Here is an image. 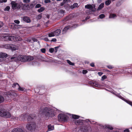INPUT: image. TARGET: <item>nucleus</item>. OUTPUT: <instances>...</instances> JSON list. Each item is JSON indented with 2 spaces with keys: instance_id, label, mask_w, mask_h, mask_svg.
<instances>
[{
  "instance_id": "obj_56",
  "label": "nucleus",
  "mask_w": 132,
  "mask_h": 132,
  "mask_svg": "<svg viewBox=\"0 0 132 132\" xmlns=\"http://www.w3.org/2000/svg\"><path fill=\"white\" fill-rule=\"evenodd\" d=\"M44 40L46 41H49L47 37L44 38Z\"/></svg>"
},
{
  "instance_id": "obj_46",
  "label": "nucleus",
  "mask_w": 132,
  "mask_h": 132,
  "mask_svg": "<svg viewBox=\"0 0 132 132\" xmlns=\"http://www.w3.org/2000/svg\"><path fill=\"white\" fill-rule=\"evenodd\" d=\"M14 22L15 23L17 24H19L20 23V21L18 20H15L14 21Z\"/></svg>"
},
{
  "instance_id": "obj_14",
  "label": "nucleus",
  "mask_w": 132,
  "mask_h": 132,
  "mask_svg": "<svg viewBox=\"0 0 132 132\" xmlns=\"http://www.w3.org/2000/svg\"><path fill=\"white\" fill-rule=\"evenodd\" d=\"M85 7L86 9H89L88 10V11H89V12H88L89 14H90L92 13V11H91L90 10H91V11H92V9L93 7L91 5L89 4L86 5H85Z\"/></svg>"
},
{
  "instance_id": "obj_13",
  "label": "nucleus",
  "mask_w": 132,
  "mask_h": 132,
  "mask_svg": "<svg viewBox=\"0 0 132 132\" xmlns=\"http://www.w3.org/2000/svg\"><path fill=\"white\" fill-rule=\"evenodd\" d=\"M36 115L35 114H30L28 116L27 118V120L28 121H31V120L35 118Z\"/></svg>"
},
{
  "instance_id": "obj_37",
  "label": "nucleus",
  "mask_w": 132,
  "mask_h": 132,
  "mask_svg": "<svg viewBox=\"0 0 132 132\" xmlns=\"http://www.w3.org/2000/svg\"><path fill=\"white\" fill-rule=\"evenodd\" d=\"M106 67L109 69H112L114 68V67L112 65H109L106 66Z\"/></svg>"
},
{
  "instance_id": "obj_23",
  "label": "nucleus",
  "mask_w": 132,
  "mask_h": 132,
  "mask_svg": "<svg viewBox=\"0 0 132 132\" xmlns=\"http://www.w3.org/2000/svg\"><path fill=\"white\" fill-rule=\"evenodd\" d=\"M48 128L49 131L53 130L54 129V126L50 124L48 125Z\"/></svg>"
},
{
  "instance_id": "obj_12",
  "label": "nucleus",
  "mask_w": 132,
  "mask_h": 132,
  "mask_svg": "<svg viewBox=\"0 0 132 132\" xmlns=\"http://www.w3.org/2000/svg\"><path fill=\"white\" fill-rule=\"evenodd\" d=\"M9 41L16 42L18 41H21V38L19 36H9Z\"/></svg>"
},
{
  "instance_id": "obj_7",
  "label": "nucleus",
  "mask_w": 132,
  "mask_h": 132,
  "mask_svg": "<svg viewBox=\"0 0 132 132\" xmlns=\"http://www.w3.org/2000/svg\"><path fill=\"white\" fill-rule=\"evenodd\" d=\"M26 127L28 130L32 132L36 128V124L34 122L29 123L27 125Z\"/></svg>"
},
{
  "instance_id": "obj_55",
  "label": "nucleus",
  "mask_w": 132,
  "mask_h": 132,
  "mask_svg": "<svg viewBox=\"0 0 132 132\" xmlns=\"http://www.w3.org/2000/svg\"><path fill=\"white\" fill-rule=\"evenodd\" d=\"M130 131H129L128 129H127L123 130V132H130Z\"/></svg>"
},
{
  "instance_id": "obj_63",
  "label": "nucleus",
  "mask_w": 132,
  "mask_h": 132,
  "mask_svg": "<svg viewBox=\"0 0 132 132\" xmlns=\"http://www.w3.org/2000/svg\"><path fill=\"white\" fill-rule=\"evenodd\" d=\"M64 3H63V2H62L60 3V5L61 6H63L64 5Z\"/></svg>"
},
{
  "instance_id": "obj_61",
  "label": "nucleus",
  "mask_w": 132,
  "mask_h": 132,
  "mask_svg": "<svg viewBox=\"0 0 132 132\" xmlns=\"http://www.w3.org/2000/svg\"><path fill=\"white\" fill-rule=\"evenodd\" d=\"M127 21L128 22H132V21L130 20V19H128Z\"/></svg>"
},
{
  "instance_id": "obj_17",
  "label": "nucleus",
  "mask_w": 132,
  "mask_h": 132,
  "mask_svg": "<svg viewBox=\"0 0 132 132\" xmlns=\"http://www.w3.org/2000/svg\"><path fill=\"white\" fill-rule=\"evenodd\" d=\"M11 132H23V130L20 128H15L12 130Z\"/></svg>"
},
{
  "instance_id": "obj_31",
  "label": "nucleus",
  "mask_w": 132,
  "mask_h": 132,
  "mask_svg": "<svg viewBox=\"0 0 132 132\" xmlns=\"http://www.w3.org/2000/svg\"><path fill=\"white\" fill-rule=\"evenodd\" d=\"M67 62L70 65L72 66H74L75 65L74 63H72L69 60H67Z\"/></svg>"
},
{
  "instance_id": "obj_60",
  "label": "nucleus",
  "mask_w": 132,
  "mask_h": 132,
  "mask_svg": "<svg viewBox=\"0 0 132 132\" xmlns=\"http://www.w3.org/2000/svg\"><path fill=\"white\" fill-rule=\"evenodd\" d=\"M27 41L29 42H30L31 43H33V42H32L31 40V39H27Z\"/></svg>"
},
{
  "instance_id": "obj_53",
  "label": "nucleus",
  "mask_w": 132,
  "mask_h": 132,
  "mask_svg": "<svg viewBox=\"0 0 132 132\" xmlns=\"http://www.w3.org/2000/svg\"><path fill=\"white\" fill-rule=\"evenodd\" d=\"M90 66L92 67H94L95 66L94 64V63L92 62L90 64Z\"/></svg>"
},
{
  "instance_id": "obj_11",
  "label": "nucleus",
  "mask_w": 132,
  "mask_h": 132,
  "mask_svg": "<svg viewBox=\"0 0 132 132\" xmlns=\"http://www.w3.org/2000/svg\"><path fill=\"white\" fill-rule=\"evenodd\" d=\"M58 117L60 121L64 122L67 121L68 118L66 115L62 113L59 114L58 115Z\"/></svg>"
},
{
  "instance_id": "obj_64",
  "label": "nucleus",
  "mask_w": 132,
  "mask_h": 132,
  "mask_svg": "<svg viewBox=\"0 0 132 132\" xmlns=\"http://www.w3.org/2000/svg\"><path fill=\"white\" fill-rule=\"evenodd\" d=\"M67 0H63V2L65 4L67 2Z\"/></svg>"
},
{
  "instance_id": "obj_62",
  "label": "nucleus",
  "mask_w": 132,
  "mask_h": 132,
  "mask_svg": "<svg viewBox=\"0 0 132 132\" xmlns=\"http://www.w3.org/2000/svg\"><path fill=\"white\" fill-rule=\"evenodd\" d=\"M7 1V0H2L1 1V3H5Z\"/></svg>"
},
{
  "instance_id": "obj_9",
  "label": "nucleus",
  "mask_w": 132,
  "mask_h": 132,
  "mask_svg": "<svg viewBox=\"0 0 132 132\" xmlns=\"http://www.w3.org/2000/svg\"><path fill=\"white\" fill-rule=\"evenodd\" d=\"M61 33V30L60 29H57L53 32H51L48 34L49 37H54L55 36H58Z\"/></svg>"
},
{
  "instance_id": "obj_10",
  "label": "nucleus",
  "mask_w": 132,
  "mask_h": 132,
  "mask_svg": "<svg viewBox=\"0 0 132 132\" xmlns=\"http://www.w3.org/2000/svg\"><path fill=\"white\" fill-rule=\"evenodd\" d=\"M110 92L113 94L115 95L116 96H117L119 98L121 99L122 100L124 101L127 103H129V104H131V105H132V103L130 102L129 101H128L127 100H126L124 98L121 96L119 94H117V92H116L114 90H112L111 91H110Z\"/></svg>"
},
{
  "instance_id": "obj_26",
  "label": "nucleus",
  "mask_w": 132,
  "mask_h": 132,
  "mask_svg": "<svg viewBox=\"0 0 132 132\" xmlns=\"http://www.w3.org/2000/svg\"><path fill=\"white\" fill-rule=\"evenodd\" d=\"M4 101V97L2 95H0V104L3 103Z\"/></svg>"
},
{
  "instance_id": "obj_1",
  "label": "nucleus",
  "mask_w": 132,
  "mask_h": 132,
  "mask_svg": "<svg viewBox=\"0 0 132 132\" xmlns=\"http://www.w3.org/2000/svg\"><path fill=\"white\" fill-rule=\"evenodd\" d=\"M75 123L76 125H82L80 127V129L84 132H90V131L91 127L89 125L90 124L97 125H99L98 122L95 121L90 120L88 119L85 120L80 119L76 120L75 121Z\"/></svg>"
},
{
  "instance_id": "obj_58",
  "label": "nucleus",
  "mask_w": 132,
  "mask_h": 132,
  "mask_svg": "<svg viewBox=\"0 0 132 132\" xmlns=\"http://www.w3.org/2000/svg\"><path fill=\"white\" fill-rule=\"evenodd\" d=\"M3 25V23L2 22L0 21V28Z\"/></svg>"
},
{
  "instance_id": "obj_2",
  "label": "nucleus",
  "mask_w": 132,
  "mask_h": 132,
  "mask_svg": "<svg viewBox=\"0 0 132 132\" xmlns=\"http://www.w3.org/2000/svg\"><path fill=\"white\" fill-rule=\"evenodd\" d=\"M58 111L56 109L54 110L49 108L45 107L41 109L38 114L41 116L44 115L46 118H49L54 117L55 115V111Z\"/></svg>"
},
{
  "instance_id": "obj_40",
  "label": "nucleus",
  "mask_w": 132,
  "mask_h": 132,
  "mask_svg": "<svg viewBox=\"0 0 132 132\" xmlns=\"http://www.w3.org/2000/svg\"><path fill=\"white\" fill-rule=\"evenodd\" d=\"M121 4V3L120 2H118L116 4V6L118 7L120 6Z\"/></svg>"
},
{
  "instance_id": "obj_59",
  "label": "nucleus",
  "mask_w": 132,
  "mask_h": 132,
  "mask_svg": "<svg viewBox=\"0 0 132 132\" xmlns=\"http://www.w3.org/2000/svg\"><path fill=\"white\" fill-rule=\"evenodd\" d=\"M103 74V73L102 72H100L98 73V74L100 76H101Z\"/></svg>"
},
{
  "instance_id": "obj_22",
  "label": "nucleus",
  "mask_w": 132,
  "mask_h": 132,
  "mask_svg": "<svg viewBox=\"0 0 132 132\" xmlns=\"http://www.w3.org/2000/svg\"><path fill=\"white\" fill-rule=\"evenodd\" d=\"M70 27L69 26L65 27L63 30L62 33L63 34L65 33L67 31V30L69 29Z\"/></svg>"
},
{
  "instance_id": "obj_44",
  "label": "nucleus",
  "mask_w": 132,
  "mask_h": 132,
  "mask_svg": "<svg viewBox=\"0 0 132 132\" xmlns=\"http://www.w3.org/2000/svg\"><path fill=\"white\" fill-rule=\"evenodd\" d=\"M40 50H41V52L43 53H44L45 52L46 49L45 48H43L41 49Z\"/></svg>"
},
{
  "instance_id": "obj_16",
  "label": "nucleus",
  "mask_w": 132,
  "mask_h": 132,
  "mask_svg": "<svg viewBox=\"0 0 132 132\" xmlns=\"http://www.w3.org/2000/svg\"><path fill=\"white\" fill-rule=\"evenodd\" d=\"M0 40L3 41H9V36H2L0 37Z\"/></svg>"
},
{
  "instance_id": "obj_3",
  "label": "nucleus",
  "mask_w": 132,
  "mask_h": 132,
  "mask_svg": "<svg viewBox=\"0 0 132 132\" xmlns=\"http://www.w3.org/2000/svg\"><path fill=\"white\" fill-rule=\"evenodd\" d=\"M12 9L13 10L20 9L27 10L28 9L29 5L27 4H23L22 2L16 3L14 1H12L11 3Z\"/></svg>"
},
{
  "instance_id": "obj_36",
  "label": "nucleus",
  "mask_w": 132,
  "mask_h": 132,
  "mask_svg": "<svg viewBox=\"0 0 132 132\" xmlns=\"http://www.w3.org/2000/svg\"><path fill=\"white\" fill-rule=\"evenodd\" d=\"M18 90H19L21 91H23L24 90V88L23 87H21L19 85V86H18Z\"/></svg>"
},
{
  "instance_id": "obj_39",
  "label": "nucleus",
  "mask_w": 132,
  "mask_h": 132,
  "mask_svg": "<svg viewBox=\"0 0 132 132\" xmlns=\"http://www.w3.org/2000/svg\"><path fill=\"white\" fill-rule=\"evenodd\" d=\"M65 11L62 10H60L59 11V13L61 14H63L64 13Z\"/></svg>"
},
{
  "instance_id": "obj_41",
  "label": "nucleus",
  "mask_w": 132,
  "mask_h": 132,
  "mask_svg": "<svg viewBox=\"0 0 132 132\" xmlns=\"http://www.w3.org/2000/svg\"><path fill=\"white\" fill-rule=\"evenodd\" d=\"M107 78V77L106 75H104L102 76L101 78V80L103 81L104 79H105Z\"/></svg>"
},
{
  "instance_id": "obj_34",
  "label": "nucleus",
  "mask_w": 132,
  "mask_h": 132,
  "mask_svg": "<svg viewBox=\"0 0 132 132\" xmlns=\"http://www.w3.org/2000/svg\"><path fill=\"white\" fill-rule=\"evenodd\" d=\"M105 15L104 14H101L99 16V18L101 19L105 17Z\"/></svg>"
},
{
  "instance_id": "obj_38",
  "label": "nucleus",
  "mask_w": 132,
  "mask_h": 132,
  "mask_svg": "<svg viewBox=\"0 0 132 132\" xmlns=\"http://www.w3.org/2000/svg\"><path fill=\"white\" fill-rule=\"evenodd\" d=\"M42 17V14H40L38 15L36 17V18L37 19L39 20L41 19Z\"/></svg>"
},
{
  "instance_id": "obj_47",
  "label": "nucleus",
  "mask_w": 132,
  "mask_h": 132,
  "mask_svg": "<svg viewBox=\"0 0 132 132\" xmlns=\"http://www.w3.org/2000/svg\"><path fill=\"white\" fill-rule=\"evenodd\" d=\"M59 47H56L54 48V51L55 53H56L57 51V50L59 48Z\"/></svg>"
},
{
  "instance_id": "obj_8",
  "label": "nucleus",
  "mask_w": 132,
  "mask_h": 132,
  "mask_svg": "<svg viewBox=\"0 0 132 132\" xmlns=\"http://www.w3.org/2000/svg\"><path fill=\"white\" fill-rule=\"evenodd\" d=\"M28 115L27 114H23L21 115L19 117H12V119H14V120H25L27 117Z\"/></svg>"
},
{
  "instance_id": "obj_21",
  "label": "nucleus",
  "mask_w": 132,
  "mask_h": 132,
  "mask_svg": "<svg viewBox=\"0 0 132 132\" xmlns=\"http://www.w3.org/2000/svg\"><path fill=\"white\" fill-rule=\"evenodd\" d=\"M101 85L99 83L97 82H94L93 86L96 87H100Z\"/></svg>"
},
{
  "instance_id": "obj_27",
  "label": "nucleus",
  "mask_w": 132,
  "mask_h": 132,
  "mask_svg": "<svg viewBox=\"0 0 132 132\" xmlns=\"http://www.w3.org/2000/svg\"><path fill=\"white\" fill-rule=\"evenodd\" d=\"M78 6V4L77 3H75L73 4V5L71 6V9H73L76 7H77Z\"/></svg>"
},
{
  "instance_id": "obj_15",
  "label": "nucleus",
  "mask_w": 132,
  "mask_h": 132,
  "mask_svg": "<svg viewBox=\"0 0 132 132\" xmlns=\"http://www.w3.org/2000/svg\"><path fill=\"white\" fill-rule=\"evenodd\" d=\"M23 20L27 23H29L30 22L31 20L29 17L27 16H24L22 18Z\"/></svg>"
},
{
  "instance_id": "obj_48",
  "label": "nucleus",
  "mask_w": 132,
  "mask_h": 132,
  "mask_svg": "<svg viewBox=\"0 0 132 132\" xmlns=\"http://www.w3.org/2000/svg\"><path fill=\"white\" fill-rule=\"evenodd\" d=\"M41 5H40V4H37L35 6V7L36 8H38L40 7L41 6Z\"/></svg>"
},
{
  "instance_id": "obj_50",
  "label": "nucleus",
  "mask_w": 132,
  "mask_h": 132,
  "mask_svg": "<svg viewBox=\"0 0 132 132\" xmlns=\"http://www.w3.org/2000/svg\"><path fill=\"white\" fill-rule=\"evenodd\" d=\"M90 17V16H87V17H86L85 18V19L84 20H82V22L85 21H86L87 20L89 19Z\"/></svg>"
},
{
  "instance_id": "obj_4",
  "label": "nucleus",
  "mask_w": 132,
  "mask_h": 132,
  "mask_svg": "<svg viewBox=\"0 0 132 132\" xmlns=\"http://www.w3.org/2000/svg\"><path fill=\"white\" fill-rule=\"evenodd\" d=\"M0 48L15 50L18 49V47L16 45L12 44H3L0 45Z\"/></svg>"
},
{
  "instance_id": "obj_52",
  "label": "nucleus",
  "mask_w": 132,
  "mask_h": 132,
  "mask_svg": "<svg viewBox=\"0 0 132 132\" xmlns=\"http://www.w3.org/2000/svg\"><path fill=\"white\" fill-rule=\"evenodd\" d=\"M94 82H93L92 81H90L89 82L88 84L91 85L92 86H93Z\"/></svg>"
},
{
  "instance_id": "obj_28",
  "label": "nucleus",
  "mask_w": 132,
  "mask_h": 132,
  "mask_svg": "<svg viewBox=\"0 0 132 132\" xmlns=\"http://www.w3.org/2000/svg\"><path fill=\"white\" fill-rule=\"evenodd\" d=\"M15 24L13 23H10L9 24V27L11 29L14 28V27Z\"/></svg>"
},
{
  "instance_id": "obj_57",
  "label": "nucleus",
  "mask_w": 132,
  "mask_h": 132,
  "mask_svg": "<svg viewBox=\"0 0 132 132\" xmlns=\"http://www.w3.org/2000/svg\"><path fill=\"white\" fill-rule=\"evenodd\" d=\"M56 40H57L56 39V38H53L52 39L51 41L53 42H56Z\"/></svg>"
},
{
  "instance_id": "obj_42",
  "label": "nucleus",
  "mask_w": 132,
  "mask_h": 132,
  "mask_svg": "<svg viewBox=\"0 0 132 132\" xmlns=\"http://www.w3.org/2000/svg\"><path fill=\"white\" fill-rule=\"evenodd\" d=\"M31 40L33 43L34 42H37V39L35 38H31Z\"/></svg>"
},
{
  "instance_id": "obj_51",
  "label": "nucleus",
  "mask_w": 132,
  "mask_h": 132,
  "mask_svg": "<svg viewBox=\"0 0 132 132\" xmlns=\"http://www.w3.org/2000/svg\"><path fill=\"white\" fill-rule=\"evenodd\" d=\"M44 2L46 3H47L51 2L50 0H45Z\"/></svg>"
},
{
  "instance_id": "obj_30",
  "label": "nucleus",
  "mask_w": 132,
  "mask_h": 132,
  "mask_svg": "<svg viewBox=\"0 0 132 132\" xmlns=\"http://www.w3.org/2000/svg\"><path fill=\"white\" fill-rule=\"evenodd\" d=\"M111 3V1L110 0H108L105 1V4L106 5L108 6Z\"/></svg>"
},
{
  "instance_id": "obj_43",
  "label": "nucleus",
  "mask_w": 132,
  "mask_h": 132,
  "mask_svg": "<svg viewBox=\"0 0 132 132\" xmlns=\"http://www.w3.org/2000/svg\"><path fill=\"white\" fill-rule=\"evenodd\" d=\"M49 51L51 53H53L54 51V49L53 48H50L49 49Z\"/></svg>"
},
{
  "instance_id": "obj_19",
  "label": "nucleus",
  "mask_w": 132,
  "mask_h": 132,
  "mask_svg": "<svg viewBox=\"0 0 132 132\" xmlns=\"http://www.w3.org/2000/svg\"><path fill=\"white\" fill-rule=\"evenodd\" d=\"M12 94L11 93H8L5 96V97L7 100L10 99L11 97H12Z\"/></svg>"
},
{
  "instance_id": "obj_6",
  "label": "nucleus",
  "mask_w": 132,
  "mask_h": 132,
  "mask_svg": "<svg viewBox=\"0 0 132 132\" xmlns=\"http://www.w3.org/2000/svg\"><path fill=\"white\" fill-rule=\"evenodd\" d=\"M34 59V57L32 56L26 55H20L18 57L19 60L22 62L30 61L33 60Z\"/></svg>"
},
{
  "instance_id": "obj_29",
  "label": "nucleus",
  "mask_w": 132,
  "mask_h": 132,
  "mask_svg": "<svg viewBox=\"0 0 132 132\" xmlns=\"http://www.w3.org/2000/svg\"><path fill=\"white\" fill-rule=\"evenodd\" d=\"M45 8L44 7H41L38 10V11L39 13L42 12L45 10Z\"/></svg>"
},
{
  "instance_id": "obj_49",
  "label": "nucleus",
  "mask_w": 132,
  "mask_h": 132,
  "mask_svg": "<svg viewBox=\"0 0 132 132\" xmlns=\"http://www.w3.org/2000/svg\"><path fill=\"white\" fill-rule=\"evenodd\" d=\"M30 1V0H23V2L24 3H29Z\"/></svg>"
},
{
  "instance_id": "obj_54",
  "label": "nucleus",
  "mask_w": 132,
  "mask_h": 132,
  "mask_svg": "<svg viewBox=\"0 0 132 132\" xmlns=\"http://www.w3.org/2000/svg\"><path fill=\"white\" fill-rule=\"evenodd\" d=\"M16 58V57L15 56H12L9 57V59L10 58V60H12L13 59H14L15 58Z\"/></svg>"
},
{
  "instance_id": "obj_18",
  "label": "nucleus",
  "mask_w": 132,
  "mask_h": 132,
  "mask_svg": "<svg viewBox=\"0 0 132 132\" xmlns=\"http://www.w3.org/2000/svg\"><path fill=\"white\" fill-rule=\"evenodd\" d=\"M7 54L5 53L1 52L0 53V58H4L7 57Z\"/></svg>"
},
{
  "instance_id": "obj_20",
  "label": "nucleus",
  "mask_w": 132,
  "mask_h": 132,
  "mask_svg": "<svg viewBox=\"0 0 132 132\" xmlns=\"http://www.w3.org/2000/svg\"><path fill=\"white\" fill-rule=\"evenodd\" d=\"M104 5V3H101L99 6L98 9H97V11H99L101 10L103 8Z\"/></svg>"
},
{
  "instance_id": "obj_35",
  "label": "nucleus",
  "mask_w": 132,
  "mask_h": 132,
  "mask_svg": "<svg viewBox=\"0 0 132 132\" xmlns=\"http://www.w3.org/2000/svg\"><path fill=\"white\" fill-rule=\"evenodd\" d=\"M10 9V7L9 6H7L4 9V10L5 11H8Z\"/></svg>"
},
{
  "instance_id": "obj_32",
  "label": "nucleus",
  "mask_w": 132,
  "mask_h": 132,
  "mask_svg": "<svg viewBox=\"0 0 132 132\" xmlns=\"http://www.w3.org/2000/svg\"><path fill=\"white\" fill-rule=\"evenodd\" d=\"M79 117L76 115L72 114V118L74 119H76L79 118Z\"/></svg>"
},
{
  "instance_id": "obj_24",
  "label": "nucleus",
  "mask_w": 132,
  "mask_h": 132,
  "mask_svg": "<svg viewBox=\"0 0 132 132\" xmlns=\"http://www.w3.org/2000/svg\"><path fill=\"white\" fill-rule=\"evenodd\" d=\"M116 17H117V15L116 14L114 13H111L109 15V18L114 19Z\"/></svg>"
},
{
  "instance_id": "obj_33",
  "label": "nucleus",
  "mask_w": 132,
  "mask_h": 132,
  "mask_svg": "<svg viewBox=\"0 0 132 132\" xmlns=\"http://www.w3.org/2000/svg\"><path fill=\"white\" fill-rule=\"evenodd\" d=\"M18 86H19V85L17 83H14L12 85V87L14 88H15L16 86L18 87Z\"/></svg>"
},
{
  "instance_id": "obj_25",
  "label": "nucleus",
  "mask_w": 132,
  "mask_h": 132,
  "mask_svg": "<svg viewBox=\"0 0 132 132\" xmlns=\"http://www.w3.org/2000/svg\"><path fill=\"white\" fill-rule=\"evenodd\" d=\"M105 128L106 129H109L110 130H112L113 129V127L112 126L110 125H107L105 126Z\"/></svg>"
},
{
  "instance_id": "obj_45",
  "label": "nucleus",
  "mask_w": 132,
  "mask_h": 132,
  "mask_svg": "<svg viewBox=\"0 0 132 132\" xmlns=\"http://www.w3.org/2000/svg\"><path fill=\"white\" fill-rule=\"evenodd\" d=\"M88 72V71L86 70H83L82 71V73L83 74H85L87 73Z\"/></svg>"
},
{
  "instance_id": "obj_5",
  "label": "nucleus",
  "mask_w": 132,
  "mask_h": 132,
  "mask_svg": "<svg viewBox=\"0 0 132 132\" xmlns=\"http://www.w3.org/2000/svg\"><path fill=\"white\" fill-rule=\"evenodd\" d=\"M0 116L5 118H9L11 117L10 112L3 108L0 109Z\"/></svg>"
}]
</instances>
